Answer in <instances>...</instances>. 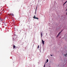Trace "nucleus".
Returning <instances> with one entry per match:
<instances>
[{
    "label": "nucleus",
    "instance_id": "1",
    "mask_svg": "<svg viewBox=\"0 0 67 67\" xmlns=\"http://www.w3.org/2000/svg\"><path fill=\"white\" fill-rule=\"evenodd\" d=\"M63 30H62L59 34H58V35L57 36V37H58V36H59V35L60 34V33H62V32H63Z\"/></svg>",
    "mask_w": 67,
    "mask_h": 67
},
{
    "label": "nucleus",
    "instance_id": "2",
    "mask_svg": "<svg viewBox=\"0 0 67 67\" xmlns=\"http://www.w3.org/2000/svg\"><path fill=\"white\" fill-rule=\"evenodd\" d=\"M33 18H34V19H37V20L38 19V18L35 17V15H34V17H33Z\"/></svg>",
    "mask_w": 67,
    "mask_h": 67
},
{
    "label": "nucleus",
    "instance_id": "3",
    "mask_svg": "<svg viewBox=\"0 0 67 67\" xmlns=\"http://www.w3.org/2000/svg\"><path fill=\"white\" fill-rule=\"evenodd\" d=\"M42 43L43 44H44V43L45 42V41H43V40H42Z\"/></svg>",
    "mask_w": 67,
    "mask_h": 67
},
{
    "label": "nucleus",
    "instance_id": "4",
    "mask_svg": "<svg viewBox=\"0 0 67 67\" xmlns=\"http://www.w3.org/2000/svg\"><path fill=\"white\" fill-rule=\"evenodd\" d=\"M13 48H15V45H14L13 46Z\"/></svg>",
    "mask_w": 67,
    "mask_h": 67
},
{
    "label": "nucleus",
    "instance_id": "5",
    "mask_svg": "<svg viewBox=\"0 0 67 67\" xmlns=\"http://www.w3.org/2000/svg\"><path fill=\"white\" fill-rule=\"evenodd\" d=\"M48 62V59H47L46 63H47Z\"/></svg>",
    "mask_w": 67,
    "mask_h": 67
},
{
    "label": "nucleus",
    "instance_id": "6",
    "mask_svg": "<svg viewBox=\"0 0 67 67\" xmlns=\"http://www.w3.org/2000/svg\"><path fill=\"white\" fill-rule=\"evenodd\" d=\"M15 39L13 38V41H15Z\"/></svg>",
    "mask_w": 67,
    "mask_h": 67
},
{
    "label": "nucleus",
    "instance_id": "7",
    "mask_svg": "<svg viewBox=\"0 0 67 67\" xmlns=\"http://www.w3.org/2000/svg\"><path fill=\"white\" fill-rule=\"evenodd\" d=\"M10 15H12V16H13L14 15V14H10Z\"/></svg>",
    "mask_w": 67,
    "mask_h": 67
},
{
    "label": "nucleus",
    "instance_id": "8",
    "mask_svg": "<svg viewBox=\"0 0 67 67\" xmlns=\"http://www.w3.org/2000/svg\"><path fill=\"white\" fill-rule=\"evenodd\" d=\"M0 20H1V21H2V20L1 19V18L0 17Z\"/></svg>",
    "mask_w": 67,
    "mask_h": 67
},
{
    "label": "nucleus",
    "instance_id": "9",
    "mask_svg": "<svg viewBox=\"0 0 67 67\" xmlns=\"http://www.w3.org/2000/svg\"><path fill=\"white\" fill-rule=\"evenodd\" d=\"M37 7H36V10H35V11H36V9H37Z\"/></svg>",
    "mask_w": 67,
    "mask_h": 67
},
{
    "label": "nucleus",
    "instance_id": "10",
    "mask_svg": "<svg viewBox=\"0 0 67 67\" xmlns=\"http://www.w3.org/2000/svg\"><path fill=\"white\" fill-rule=\"evenodd\" d=\"M42 34H41V37H42Z\"/></svg>",
    "mask_w": 67,
    "mask_h": 67
},
{
    "label": "nucleus",
    "instance_id": "11",
    "mask_svg": "<svg viewBox=\"0 0 67 67\" xmlns=\"http://www.w3.org/2000/svg\"><path fill=\"white\" fill-rule=\"evenodd\" d=\"M39 48V45H38V46L37 48Z\"/></svg>",
    "mask_w": 67,
    "mask_h": 67
},
{
    "label": "nucleus",
    "instance_id": "12",
    "mask_svg": "<svg viewBox=\"0 0 67 67\" xmlns=\"http://www.w3.org/2000/svg\"><path fill=\"white\" fill-rule=\"evenodd\" d=\"M67 1H66L65 2V3L66 4V3H67Z\"/></svg>",
    "mask_w": 67,
    "mask_h": 67
},
{
    "label": "nucleus",
    "instance_id": "13",
    "mask_svg": "<svg viewBox=\"0 0 67 67\" xmlns=\"http://www.w3.org/2000/svg\"><path fill=\"white\" fill-rule=\"evenodd\" d=\"M45 64H44V67H45Z\"/></svg>",
    "mask_w": 67,
    "mask_h": 67
},
{
    "label": "nucleus",
    "instance_id": "14",
    "mask_svg": "<svg viewBox=\"0 0 67 67\" xmlns=\"http://www.w3.org/2000/svg\"><path fill=\"white\" fill-rule=\"evenodd\" d=\"M51 56H53V55H51Z\"/></svg>",
    "mask_w": 67,
    "mask_h": 67
},
{
    "label": "nucleus",
    "instance_id": "15",
    "mask_svg": "<svg viewBox=\"0 0 67 67\" xmlns=\"http://www.w3.org/2000/svg\"><path fill=\"white\" fill-rule=\"evenodd\" d=\"M65 3H64V4H63V5H65Z\"/></svg>",
    "mask_w": 67,
    "mask_h": 67
},
{
    "label": "nucleus",
    "instance_id": "16",
    "mask_svg": "<svg viewBox=\"0 0 67 67\" xmlns=\"http://www.w3.org/2000/svg\"><path fill=\"white\" fill-rule=\"evenodd\" d=\"M66 15H67V12L66 13Z\"/></svg>",
    "mask_w": 67,
    "mask_h": 67
},
{
    "label": "nucleus",
    "instance_id": "17",
    "mask_svg": "<svg viewBox=\"0 0 67 67\" xmlns=\"http://www.w3.org/2000/svg\"><path fill=\"white\" fill-rule=\"evenodd\" d=\"M67 9H66V11H67Z\"/></svg>",
    "mask_w": 67,
    "mask_h": 67
},
{
    "label": "nucleus",
    "instance_id": "18",
    "mask_svg": "<svg viewBox=\"0 0 67 67\" xmlns=\"http://www.w3.org/2000/svg\"><path fill=\"white\" fill-rule=\"evenodd\" d=\"M0 14H1V13H0Z\"/></svg>",
    "mask_w": 67,
    "mask_h": 67
},
{
    "label": "nucleus",
    "instance_id": "19",
    "mask_svg": "<svg viewBox=\"0 0 67 67\" xmlns=\"http://www.w3.org/2000/svg\"><path fill=\"white\" fill-rule=\"evenodd\" d=\"M50 67H51V66H50Z\"/></svg>",
    "mask_w": 67,
    "mask_h": 67
}]
</instances>
